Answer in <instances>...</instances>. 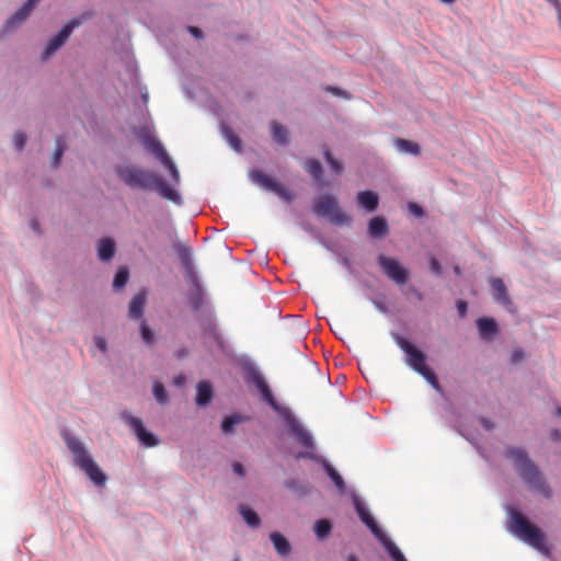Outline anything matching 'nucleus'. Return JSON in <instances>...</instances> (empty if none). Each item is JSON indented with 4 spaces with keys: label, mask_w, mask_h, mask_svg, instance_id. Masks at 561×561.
<instances>
[{
    "label": "nucleus",
    "mask_w": 561,
    "mask_h": 561,
    "mask_svg": "<svg viewBox=\"0 0 561 561\" xmlns=\"http://www.w3.org/2000/svg\"><path fill=\"white\" fill-rule=\"evenodd\" d=\"M507 456L514 461L519 476L530 489L539 492L547 499L551 496V489L525 450L520 448H510Z\"/></svg>",
    "instance_id": "obj_1"
},
{
    "label": "nucleus",
    "mask_w": 561,
    "mask_h": 561,
    "mask_svg": "<svg viewBox=\"0 0 561 561\" xmlns=\"http://www.w3.org/2000/svg\"><path fill=\"white\" fill-rule=\"evenodd\" d=\"M510 531L541 553L546 556L550 554V549L546 543V537L542 530L536 525L531 524L518 511L511 512Z\"/></svg>",
    "instance_id": "obj_2"
},
{
    "label": "nucleus",
    "mask_w": 561,
    "mask_h": 561,
    "mask_svg": "<svg viewBox=\"0 0 561 561\" xmlns=\"http://www.w3.org/2000/svg\"><path fill=\"white\" fill-rule=\"evenodd\" d=\"M62 438L73 456L76 466L84 471L94 484L104 485L106 482L105 473L94 462L80 439L69 433L62 434Z\"/></svg>",
    "instance_id": "obj_3"
},
{
    "label": "nucleus",
    "mask_w": 561,
    "mask_h": 561,
    "mask_svg": "<svg viewBox=\"0 0 561 561\" xmlns=\"http://www.w3.org/2000/svg\"><path fill=\"white\" fill-rule=\"evenodd\" d=\"M119 181L131 190L152 191L154 188L156 173L139 165L125 163L115 167Z\"/></svg>",
    "instance_id": "obj_4"
},
{
    "label": "nucleus",
    "mask_w": 561,
    "mask_h": 561,
    "mask_svg": "<svg viewBox=\"0 0 561 561\" xmlns=\"http://www.w3.org/2000/svg\"><path fill=\"white\" fill-rule=\"evenodd\" d=\"M397 345L405 353L407 364L420 374L431 386L439 389V382L435 373L426 365V356L403 336L394 337Z\"/></svg>",
    "instance_id": "obj_5"
},
{
    "label": "nucleus",
    "mask_w": 561,
    "mask_h": 561,
    "mask_svg": "<svg viewBox=\"0 0 561 561\" xmlns=\"http://www.w3.org/2000/svg\"><path fill=\"white\" fill-rule=\"evenodd\" d=\"M312 210L317 216L328 218L334 225L344 226L352 221L351 216L340 207L337 199L332 195L317 198Z\"/></svg>",
    "instance_id": "obj_6"
},
{
    "label": "nucleus",
    "mask_w": 561,
    "mask_h": 561,
    "mask_svg": "<svg viewBox=\"0 0 561 561\" xmlns=\"http://www.w3.org/2000/svg\"><path fill=\"white\" fill-rule=\"evenodd\" d=\"M244 380L249 385H254L256 389L261 392L263 399L278 413V410H282L270 389L264 376L262 373L253 365H249L244 370Z\"/></svg>",
    "instance_id": "obj_7"
},
{
    "label": "nucleus",
    "mask_w": 561,
    "mask_h": 561,
    "mask_svg": "<svg viewBox=\"0 0 561 561\" xmlns=\"http://www.w3.org/2000/svg\"><path fill=\"white\" fill-rule=\"evenodd\" d=\"M377 262L382 273L394 284L401 286L409 280V270L397 259L380 254Z\"/></svg>",
    "instance_id": "obj_8"
},
{
    "label": "nucleus",
    "mask_w": 561,
    "mask_h": 561,
    "mask_svg": "<svg viewBox=\"0 0 561 561\" xmlns=\"http://www.w3.org/2000/svg\"><path fill=\"white\" fill-rule=\"evenodd\" d=\"M287 428L296 436L297 440L307 449L313 448V438L311 434L300 424L294 413L286 408L278 410Z\"/></svg>",
    "instance_id": "obj_9"
},
{
    "label": "nucleus",
    "mask_w": 561,
    "mask_h": 561,
    "mask_svg": "<svg viewBox=\"0 0 561 561\" xmlns=\"http://www.w3.org/2000/svg\"><path fill=\"white\" fill-rule=\"evenodd\" d=\"M250 178L255 184L260 185L266 191L275 193L279 198L286 202H290L293 199V194L289 190H287L283 184L277 182L275 179L263 173L261 170L251 171Z\"/></svg>",
    "instance_id": "obj_10"
},
{
    "label": "nucleus",
    "mask_w": 561,
    "mask_h": 561,
    "mask_svg": "<svg viewBox=\"0 0 561 561\" xmlns=\"http://www.w3.org/2000/svg\"><path fill=\"white\" fill-rule=\"evenodd\" d=\"M121 419L130 426L137 438L147 447H153L158 445L157 437L149 433L145 426L142 421L139 417L130 415L128 412L124 411L121 413Z\"/></svg>",
    "instance_id": "obj_11"
},
{
    "label": "nucleus",
    "mask_w": 561,
    "mask_h": 561,
    "mask_svg": "<svg viewBox=\"0 0 561 561\" xmlns=\"http://www.w3.org/2000/svg\"><path fill=\"white\" fill-rule=\"evenodd\" d=\"M79 25H80V21L77 19L69 21L59 31V33L48 42V44L43 53V59L49 58L59 47H61L66 43V41L68 39L70 34L72 33V31L76 27H78Z\"/></svg>",
    "instance_id": "obj_12"
},
{
    "label": "nucleus",
    "mask_w": 561,
    "mask_h": 561,
    "mask_svg": "<svg viewBox=\"0 0 561 561\" xmlns=\"http://www.w3.org/2000/svg\"><path fill=\"white\" fill-rule=\"evenodd\" d=\"M325 320L331 331L341 340L354 336L355 325L350 318H325Z\"/></svg>",
    "instance_id": "obj_13"
},
{
    "label": "nucleus",
    "mask_w": 561,
    "mask_h": 561,
    "mask_svg": "<svg viewBox=\"0 0 561 561\" xmlns=\"http://www.w3.org/2000/svg\"><path fill=\"white\" fill-rule=\"evenodd\" d=\"M354 506L360 520L370 529V531L376 536V538L381 537L383 531L380 529L375 518L368 512L366 505L359 499L355 497Z\"/></svg>",
    "instance_id": "obj_14"
},
{
    "label": "nucleus",
    "mask_w": 561,
    "mask_h": 561,
    "mask_svg": "<svg viewBox=\"0 0 561 561\" xmlns=\"http://www.w3.org/2000/svg\"><path fill=\"white\" fill-rule=\"evenodd\" d=\"M190 304L194 312L210 313L213 311L211 304L207 295L199 285H195V289L190 297Z\"/></svg>",
    "instance_id": "obj_15"
},
{
    "label": "nucleus",
    "mask_w": 561,
    "mask_h": 561,
    "mask_svg": "<svg viewBox=\"0 0 561 561\" xmlns=\"http://www.w3.org/2000/svg\"><path fill=\"white\" fill-rule=\"evenodd\" d=\"M490 285L493 291L494 299L502 304L503 306L507 307L508 312H514V309L512 308V302L507 293V288L503 282V279L497 277H492L490 279Z\"/></svg>",
    "instance_id": "obj_16"
},
{
    "label": "nucleus",
    "mask_w": 561,
    "mask_h": 561,
    "mask_svg": "<svg viewBox=\"0 0 561 561\" xmlns=\"http://www.w3.org/2000/svg\"><path fill=\"white\" fill-rule=\"evenodd\" d=\"M39 0H27L8 21L5 27L13 28L21 24L33 11Z\"/></svg>",
    "instance_id": "obj_17"
},
{
    "label": "nucleus",
    "mask_w": 561,
    "mask_h": 561,
    "mask_svg": "<svg viewBox=\"0 0 561 561\" xmlns=\"http://www.w3.org/2000/svg\"><path fill=\"white\" fill-rule=\"evenodd\" d=\"M159 192V194L165 199L172 201L174 203H180L181 197L180 194L172 188L162 178L156 174L154 188Z\"/></svg>",
    "instance_id": "obj_18"
},
{
    "label": "nucleus",
    "mask_w": 561,
    "mask_h": 561,
    "mask_svg": "<svg viewBox=\"0 0 561 561\" xmlns=\"http://www.w3.org/2000/svg\"><path fill=\"white\" fill-rule=\"evenodd\" d=\"M357 202L366 210L375 211L379 204V197L375 192L362 191L357 194Z\"/></svg>",
    "instance_id": "obj_19"
},
{
    "label": "nucleus",
    "mask_w": 561,
    "mask_h": 561,
    "mask_svg": "<svg viewBox=\"0 0 561 561\" xmlns=\"http://www.w3.org/2000/svg\"><path fill=\"white\" fill-rule=\"evenodd\" d=\"M477 324L480 336L483 340H491L497 331V325L494 321V318H479Z\"/></svg>",
    "instance_id": "obj_20"
},
{
    "label": "nucleus",
    "mask_w": 561,
    "mask_h": 561,
    "mask_svg": "<svg viewBox=\"0 0 561 561\" xmlns=\"http://www.w3.org/2000/svg\"><path fill=\"white\" fill-rule=\"evenodd\" d=\"M115 254V243L111 238H103L98 244V256L101 261H110Z\"/></svg>",
    "instance_id": "obj_21"
},
{
    "label": "nucleus",
    "mask_w": 561,
    "mask_h": 561,
    "mask_svg": "<svg viewBox=\"0 0 561 561\" xmlns=\"http://www.w3.org/2000/svg\"><path fill=\"white\" fill-rule=\"evenodd\" d=\"M368 232L374 238H381L388 233V224L382 217H374L368 224Z\"/></svg>",
    "instance_id": "obj_22"
},
{
    "label": "nucleus",
    "mask_w": 561,
    "mask_h": 561,
    "mask_svg": "<svg viewBox=\"0 0 561 561\" xmlns=\"http://www.w3.org/2000/svg\"><path fill=\"white\" fill-rule=\"evenodd\" d=\"M393 144L396 148L404 153H409L412 156H419L421 153V147L419 144L403 139V138H394Z\"/></svg>",
    "instance_id": "obj_23"
},
{
    "label": "nucleus",
    "mask_w": 561,
    "mask_h": 561,
    "mask_svg": "<svg viewBox=\"0 0 561 561\" xmlns=\"http://www.w3.org/2000/svg\"><path fill=\"white\" fill-rule=\"evenodd\" d=\"M213 398V388L209 382L201 381L197 385L196 404L206 405Z\"/></svg>",
    "instance_id": "obj_24"
},
{
    "label": "nucleus",
    "mask_w": 561,
    "mask_h": 561,
    "mask_svg": "<svg viewBox=\"0 0 561 561\" xmlns=\"http://www.w3.org/2000/svg\"><path fill=\"white\" fill-rule=\"evenodd\" d=\"M271 540L279 556L285 557L290 553V543L283 535H280L279 533H272Z\"/></svg>",
    "instance_id": "obj_25"
},
{
    "label": "nucleus",
    "mask_w": 561,
    "mask_h": 561,
    "mask_svg": "<svg viewBox=\"0 0 561 561\" xmlns=\"http://www.w3.org/2000/svg\"><path fill=\"white\" fill-rule=\"evenodd\" d=\"M378 539L391 556L393 561H407L401 550L385 534H382Z\"/></svg>",
    "instance_id": "obj_26"
},
{
    "label": "nucleus",
    "mask_w": 561,
    "mask_h": 561,
    "mask_svg": "<svg viewBox=\"0 0 561 561\" xmlns=\"http://www.w3.org/2000/svg\"><path fill=\"white\" fill-rule=\"evenodd\" d=\"M271 130L275 142L279 145H286L288 142V131L283 125L273 121L271 123Z\"/></svg>",
    "instance_id": "obj_27"
},
{
    "label": "nucleus",
    "mask_w": 561,
    "mask_h": 561,
    "mask_svg": "<svg viewBox=\"0 0 561 561\" xmlns=\"http://www.w3.org/2000/svg\"><path fill=\"white\" fill-rule=\"evenodd\" d=\"M144 144L146 148L151 151L160 161L169 156L158 139L148 137Z\"/></svg>",
    "instance_id": "obj_28"
},
{
    "label": "nucleus",
    "mask_w": 561,
    "mask_h": 561,
    "mask_svg": "<svg viewBox=\"0 0 561 561\" xmlns=\"http://www.w3.org/2000/svg\"><path fill=\"white\" fill-rule=\"evenodd\" d=\"M305 169L313 179L320 180L322 178L323 169L319 160L308 159Z\"/></svg>",
    "instance_id": "obj_29"
},
{
    "label": "nucleus",
    "mask_w": 561,
    "mask_h": 561,
    "mask_svg": "<svg viewBox=\"0 0 561 561\" xmlns=\"http://www.w3.org/2000/svg\"><path fill=\"white\" fill-rule=\"evenodd\" d=\"M178 255L183 266L187 270H192V249L190 247L180 244L176 248Z\"/></svg>",
    "instance_id": "obj_30"
},
{
    "label": "nucleus",
    "mask_w": 561,
    "mask_h": 561,
    "mask_svg": "<svg viewBox=\"0 0 561 561\" xmlns=\"http://www.w3.org/2000/svg\"><path fill=\"white\" fill-rule=\"evenodd\" d=\"M240 514L249 526L257 527L260 525V517L252 508L241 505Z\"/></svg>",
    "instance_id": "obj_31"
},
{
    "label": "nucleus",
    "mask_w": 561,
    "mask_h": 561,
    "mask_svg": "<svg viewBox=\"0 0 561 561\" xmlns=\"http://www.w3.org/2000/svg\"><path fill=\"white\" fill-rule=\"evenodd\" d=\"M243 421V417L241 415H238V414H233L231 416H227L224 419L222 423H221V430L224 432V434H230L233 432V426L236 424H239Z\"/></svg>",
    "instance_id": "obj_32"
},
{
    "label": "nucleus",
    "mask_w": 561,
    "mask_h": 561,
    "mask_svg": "<svg viewBox=\"0 0 561 561\" xmlns=\"http://www.w3.org/2000/svg\"><path fill=\"white\" fill-rule=\"evenodd\" d=\"M145 305V297L136 295L129 304V316H141Z\"/></svg>",
    "instance_id": "obj_33"
},
{
    "label": "nucleus",
    "mask_w": 561,
    "mask_h": 561,
    "mask_svg": "<svg viewBox=\"0 0 561 561\" xmlns=\"http://www.w3.org/2000/svg\"><path fill=\"white\" fill-rule=\"evenodd\" d=\"M325 471L328 473V476L331 478V480L334 482V484L336 485V488L341 491V492H344L345 490V483H344V480L343 478L341 477V474L330 465H327L325 466Z\"/></svg>",
    "instance_id": "obj_34"
},
{
    "label": "nucleus",
    "mask_w": 561,
    "mask_h": 561,
    "mask_svg": "<svg viewBox=\"0 0 561 561\" xmlns=\"http://www.w3.org/2000/svg\"><path fill=\"white\" fill-rule=\"evenodd\" d=\"M332 529V525L328 519H319L314 525V533L319 538H325Z\"/></svg>",
    "instance_id": "obj_35"
},
{
    "label": "nucleus",
    "mask_w": 561,
    "mask_h": 561,
    "mask_svg": "<svg viewBox=\"0 0 561 561\" xmlns=\"http://www.w3.org/2000/svg\"><path fill=\"white\" fill-rule=\"evenodd\" d=\"M222 134L226 138V140L229 142V145L236 150V151H240L241 150V140L239 139V137L233 133V130H231L229 127H224L222 128Z\"/></svg>",
    "instance_id": "obj_36"
},
{
    "label": "nucleus",
    "mask_w": 561,
    "mask_h": 561,
    "mask_svg": "<svg viewBox=\"0 0 561 561\" xmlns=\"http://www.w3.org/2000/svg\"><path fill=\"white\" fill-rule=\"evenodd\" d=\"M128 277H129V273H128L127 268H125V267L119 268L114 277L113 287L115 289L123 288L126 285Z\"/></svg>",
    "instance_id": "obj_37"
},
{
    "label": "nucleus",
    "mask_w": 561,
    "mask_h": 561,
    "mask_svg": "<svg viewBox=\"0 0 561 561\" xmlns=\"http://www.w3.org/2000/svg\"><path fill=\"white\" fill-rule=\"evenodd\" d=\"M324 158H325V161L328 162V164L330 165L331 170L336 172V173H341L342 170H343V164L341 161L336 160L332 152L330 151V149L325 148L324 151Z\"/></svg>",
    "instance_id": "obj_38"
},
{
    "label": "nucleus",
    "mask_w": 561,
    "mask_h": 561,
    "mask_svg": "<svg viewBox=\"0 0 561 561\" xmlns=\"http://www.w3.org/2000/svg\"><path fill=\"white\" fill-rule=\"evenodd\" d=\"M164 167L165 169L169 171L170 173V176L172 179V181L174 182H179L180 181V173L178 171V168L176 165L174 164V162L172 161V159L170 158V156H168L167 158H164L163 160L160 161Z\"/></svg>",
    "instance_id": "obj_39"
},
{
    "label": "nucleus",
    "mask_w": 561,
    "mask_h": 561,
    "mask_svg": "<svg viewBox=\"0 0 561 561\" xmlns=\"http://www.w3.org/2000/svg\"><path fill=\"white\" fill-rule=\"evenodd\" d=\"M65 151V144L61 138L56 139V149L53 156V165L57 167Z\"/></svg>",
    "instance_id": "obj_40"
},
{
    "label": "nucleus",
    "mask_w": 561,
    "mask_h": 561,
    "mask_svg": "<svg viewBox=\"0 0 561 561\" xmlns=\"http://www.w3.org/2000/svg\"><path fill=\"white\" fill-rule=\"evenodd\" d=\"M153 394L159 403H165L168 401V394L164 386L161 382H156L153 386Z\"/></svg>",
    "instance_id": "obj_41"
},
{
    "label": "nucleus",
    "mask_w": 561,
    "mask_h": 561,
    "mask_svg": "<svg viewBox=\"0 0 561 561\" xmlns=\"http://www.w3.org/2000/svg\"><path fill=\"white\" fill-rule=\"evenodd\" d=\"M140 329H141L142 340L147 344H151L153 342V333H152V331L146 325L145 322L141 323Z\"/></svg>",
    "instance_id": "obj_42"
},
{
    "label": "nucleus",
    "mask_w": 561,
    "mask_h": 561,
    "mask_svg": "<svg viewBox=\"0 0 561 561\" xmlns=\"http://www.w3.org/2000/svg\"><path fill=\"white\" fill-rule=\"evenodd\" d=\"M26 142V136L23 133H16L14 135V145L18 150H22Z\"/></svg>",
    "instance_id": "obj_43"
},
{
    "label": "nucleus",
    "mask_w": 561,
    "mask_h": 561,
    "mask_svg": "<svg viewBox=\"0 0 561 561\" xmlns=\"http://www.w3.org/2000/svg\"><path fill=\"white\" fill-rule=\"evenodd\" d=\"M325 90L331 92L335 96H342L345 99H350V94L346 91L342 90L341 88L328 85L325 88Z\"/></svg>",
    "instance_id": "obj_44"
},
{
    "label": "nucleus",
    "mask_w": 561,
    "mask_h": 561,
    "mask_svg": "<svg viewBox=\"0 0 561 561\" xmlns=\"http://www.w3.org/2000/svg\"><path fill=\"white\" fill-rule=\"evenodd\" d=\"M430 268L433 273L436 275H439L442 273V266L437 259L431 257L430 260Z\"/></svg>",
    "instance_id": "obj_45"
},
{
    "label": "nucleus",
    "mask_w": 561,
    "mask_h": 561,
    "mask_svg": "<svg viewBox=\"0 0 561 561\" xmlns=\"http://www.w3.org/2000/svg\"><path fill=\"white\" fill-rule=\"evenodd\" d=\"M409 210L416 217H422L424 215L422 207L414 203L409 204Z\"/></svg>",
    "instance_id": "obj_46"
},
{
    "label": "nucleus",
    "mask_w": 561,
    "mask_h": 561,
    "mask_svg": "<svg viewBox=\"0 0 561 561\" xmlns=\"http://www.w3.org/2000/svg\"><path fill=\"white\" fill-rule=\"evenodd\" d=\"M525 357V354L522 350H515L512 354L511 362L513 364L519 363Z\"/></svg>",
    "instance_id": "obj_47"
},
{
    "label": "nucleus",
    "mask_w": 561,
    "mask_h": 561,
    "mask_svg": "<svg viewBox=\"0 0 561 561\" xmlns=\"http://www.w3.org/2000/svg\"><path fill=\"white\" fill-rule=\"evenodd\" d=\"M94 342H95V345L98 346V348L102 352H105L106 351V342L103 337L101 336H96L94 339Z\"/></svg>",
    "instance_id": "obj_48"
},
{
    "label": "nucleus",
    "mask_w": 561,
    "mask_h": 561,
    "mask_svg": "<svg viewBox=\"0 0 561 561\" xmlns=\"http://www.w3.org/2000/svg\"><path fill=\"white\" fill-rule=\"evenodd\" d=\"M457 309L460 316H465V313L467 312V302L465 300H458Z\"/></svg>",
    "instance_id": "obj_49"
},
{
    "label": "nucleus",
    "mask_w": 561,
    "mask_h": 561,
    "mask_svg": "<svg viewBox=\"0 0 561 561\" xmlns=\"http://www.w3.org/2000/svg\"><path fill=\"white\" fill-rule=\"evenodd\" d=\"M232 469L234 471V473H237L238 476H244V468L243 466L240 463V462H234L232 465Z\"/></svg>",
    "instance_id": "obj_50"
},
{
    "label": "nucleus",
    "mask_w": 561,
    "mask_h": 561,
    "mask_svg": "<svg viewBox=\"0 0 561 561\" xmlns=\"http://www.w3.org/2000/svg\"><path fill=\"white\" fill-rule=\"evenodd\" d=\"M188 32L193 36H195L196 38H201L202 37V31L198 27H196V26H190L188 27Z\"/></svg>",
    "instance_id": "obj_51"
},
{
    "label": "nucleus",
    "mask_w": 561,
    "mask_h": 561,
    "mask_svg": "<svg viewBox=\"0 0 561 561\" xmlns=\"http://www.w3.org/2000/svg\"><path fill=\"white\" fill-rule=\"evenodd\" d=\"M546 1L548 3H550L556 9L557 13L561 11V2H560V0H546Z\"/></svg>",
    "instance_id": "obj_52"
},
{
    "label": "nucleus",
    "mask_w": 561,
    "mask_h": 561,
    "mask_svg": "<svg viewBox=\"0 0 561 561\" xmlns=\"http://www.w3.org/2000/svg\"><path fill=\"white\" fill-rule=\"evenodd\" d=\"M185 382V377L183 375H179L174 378V383L176 386H183Z\"/></svg>",
    "instance_id": "obj_53"
},
{
    "label": "nucleus",
    "mask_w": 561,
    "mask_h": 561,
    "mask_svg": "<svg viewBox=\"0 0 561 561\" xmlns=\"http://www.w3.org/2000/svg\"><path fill=\"white\" fill-rule=\"evenodd\" d=\"M482 424L488 430H491L493 427V425L486 420H482Z\"/></svg>",
    "instance_id": "obj_54"
},
{
    "label": "nucleus",
    "mask_w": 561,
    "mask_h": 561,
    "mask_svg": "<svg viewBox=\"0 0 561 561\" xmlns=\"http://www.w3.org/2000/svg\"><path fill=\"white\" fill-rule=\"evenodd\" d=\"M552 436H553V438H554V439H560V436H561V435H560V432H559V431H554V432L552 433Z\"/></svg>",
    "instance_id": "obj_55"
},
{
    "label": "nucleus",
    "mask_w": 561,
    "mask_h": 561,
    "mask_svg": "<svg viewBox=\"0 0 561 561\" xmlns=\"http://www.w3.org/2000/svg\"><path fill=\"white\" fill-rule=\"evenodd\" d=\"M559 26L561 28V11L557 13Z\"/></svg>",
    "instance_id": "obj_56"
},
{
    "label": "nucleus",
    "mask_w": 561,
    "mask_h": 561,
    "mask_svg": "<svg viewBox=\"0 0 561 561\" xmlns=\"http://www.w3.org/2000/svg\"><path fill=\"white\" fill-rule=\"evenodd\" d=\"M347 561H358L357 558L355 556H350L347 558Z\"/></svg>",
    "instance_id": "obj_57"
},
{
    "label": "nucleus",
    "mask_w": 561,
    "mask_h": 561,
    "mask_svg": "<svg viewBox=\"0 0 561 561\" xmlns=\"http://www.w3.org/2000/svg\"><path fill=\"white\" fill-rule=\"evenodd\" d=\"M557 413L561 416V408L557 409Z\"/></svg>",
    "instance_id": "obj_58"
}]
</instances>
